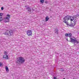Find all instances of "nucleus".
I'll list each match as a JSON object with an SVG mask.
<instances>
[{"mask_svg":"<svg viewBox=\"0 0 79 79\" xmlns=\"http://www.w3.org/2000/svg\"><path fill=\"white\" fill-rule=\"evenodd\" d=\"M75 18L71 16L67 15L64 18L63 22L66 23L67 26H69L71 27H74L76 24L77 22V19L76 17Z\"/></svg>","mask_w":79,"mask_h":79,"instance_id":"obj_1","label":"nucleus"},{"mask_svg":"<svg viewBox=\"0 0 79 79\" xmlns=\"http://www.w3.org/2000/svg\"><path fill=\"white\" fill-rule=\"evenodd\" d=\"M70 39V40L71 42H73V43H74V44H79V41H78L75 38V37H71Z\"/></svg>","mask_w":79,"mask_h":79,"instance_id":"obj_2","label":"nucleus"},{"mask_svg":"<svg viewBox=\"0 0 79 79\" xmlns=\"http://www.w3.org/2000/svg\"><path fill=\"white\" fill-rule=\"evenodd\" d=\"M17 60V63H24V61H25L24 59L22 57L18 58Z\"/></svg>","mask_w":79,"mask_h":79,"instance_id":"obj_3","label":"nucleus"},{"mask_svg":"<svg viewBox=\"0 0 79 79\" xmlns=\"http://www.w3.org/2000/svg\"><path fill=\"white\" fill-rule=\"evenodd\" d=\"M6 18H5L4 19V21L6 23H8L10 21V15H6Z\"/></svg>","mask_w":79,"mask_h":79,"instance_id":"obj_4","label":"nucleus"},{"mask_svg":"<svg viewBox=\"0 0 79 79\" xmlns=\"http://www.w3.org/2000/svg\"><path fill=\"white\" fill-rule=\"evenodd\" d=\"M10 34V35H11L13 34V30H11L10 31H9L8 30H6L5 33H4V34L5 35H8Z\"/></svg>","mask_w":79,"mask_h":79,"instance_id":"obj_5","label":"nucleus"},{"mask_svg":"<svg viewBox=\"0 0 79 79\" xmlns=\"http://www.w3.org/2000/svg\"><path fill=\"white\" fill-rule=\"evenodd\" d=\"M4 53L5 54V55L3 56V58H5L6 60H8L9 59V58H8V56L7 55V54H8V53L6 52H4Z\"/></svg>","mask_w":79,"mask_h":79,"instance_id":"obj_6","label":"nucleus"},{"mask_svg":"<svg viewBox=\"0 0 79 79\" xmlns=\"http://www.w3.org/2000/svg\"><path fill=\"white\" fill-rule=\"evenodd\" d=\"M27 34L28 36H31L32 35V31L31 30H28L27 31Z\"/></svg>","mask_w":79,"mask_h":79,"instance_id":"obj_7","label":"nucleus"},{"mask_svg":"<svg viewBox=\"0 0 79 79\" xmlns=\"http://www.w3.org/2000/svg\"><path fill=\"white\" fill-rule=\"evenodd\" d=\"M5 69L6 70V72H8V71H9V69H8V68L7 66H6Z\"/></svg>","mask_w":79,"mask_h":79,"instance_id":"obj_8","label":"nucleus"},{"mask_svg":"<svg viewBox=\"0 0 79 79\" xmlns=\"http://www.w3.org/2000/svg\"><path fill=\"white\" fill-rule=\"evenodd\" d=\"M49 18H48V16H47L46 17L45 20L46 21H48V19H49Z\"/></svg>","mask_w":79,"mask_h":79,"instance_id":"obj_9","label":"nucleus"},{"mask_svg":"<svg viewBox=\"0 0 79 79\" xmlns=\"http://www.w3.org/2000/svg\"><path fill=\"white\" fill-rule=\"evenodd\" d=\"M55 33H56V34H58V29H56L55 31Z\"/></svg>","mask_w":79,"mask_h":79,"instance_id":"obj_10","label":"nucleus"},{"mask_svg":"<svg viewBox=\"0 0 79 79\" xmlns=\"http://www.w3.org/2000/svg\"><path fill=\"white\" fill-rule=\"evenodd\" d=\"M27 9H28V10L29 12L31 11V9H30V8L29 7H28Z\"/></svg>","mask_w":79,"mask_h":79,"instance_id":"obj_11","label":"nucleus"},{"mask_svg":"<svg viewBox=\"0 0 79 79\" xmlns=\"http://www.w3.org/2000/svg\"><path fill=\"white\" fill-rule=\"evenodd\" d=\"M41 3H43L44 2V0H40Z\"/></svg>","mask_w":79,"mask_h":79,"instance_id":"obj_12","label":"nucleus"},{"mask_svg":"<svg viewBox=\"0 0 79 79\" xmlns=\"http://www.w3.org/2000/svg\"><path fill=\"white\" fill-rule=\"evenodd\" d=\"M72 36V34H68V37H71Z\"/></svg>","mask_w":79,"mask_h":79,"instance_id":"obj_13","label":"nucleus"},{"mask_svg":"<svg viewBox=\"0 0 79 79\" xmlns=\"http://www.w3.org/2000/svg\"><path fill=\"white\" fill-rule=\"evenodd\" d=\"M65 35L66 37H68V34H65Z\"/></svg>","mask_w":79,"mask_h":79,"instance_id":"obj_14","label":"nucleus"},{"mask_svg":"<svg viewBox=\"0 0 79 79\" xmlns=\"http://www.w3.org/2000/svg\"><path fill=\"white\" fill-rule=\"evenodd\" d=\"M2 17H0V21H2Z\"/></svg>","mask_w":79,"mask_h":79,"instance_id":"obj_15","label":"nucleus"},{"mask_svg":"<svg viewBox=\"0 0 79 79\" xmlns=\"http://www.w3.org/2000/svg\"><path fill=\"white\" fill-rule=\"evenodd\" d=\"M2 63L0 62V66H2Z\"/></svg>","mask_w":79,"mask_h":79,"instance_id":"obj_16","label":"nucleus"},{"mask_svg":"<svg viewBox=\"0 0 79 79\" xmlns=\"http://www.w3.org/2000/svg\"><path fill=\"white\" fill-rule=\"evenodd\" d=\"M60 71H64V69L62 68L61 69Z\"/></svg>","mask_w":79,"mask_h":79,"instance_id":"obj_17","label":"nucleus"},{"mask_svg":"<svg viewBox=\"0 0 79 79\" xmlns=\"http://www.w3.org/2000/svg\"><path fill=\"white\" fill-rule=\"evenodd\" d=\"M1 10H3V7H2L1 8Z\"/></svg>","mask_w":79,"mask_h":79,"instance_id":"obj_18","label":"nucleus"},{"mask_svg":"<svg viewBox=\"0 0 79 79\" xmlns=\"http://www.w3.org/2000/svg\"><path fill=\"white\" fill-rule=\"evenodd\" d=\"M54 79H56V77H54Z\"/></svg>","mask_w":79,"mask_h":79,"instance_id":"obj_19","label":"nucleus"},{"mask_svg":"<svg viewBox=\"0 0 79 79\" xmlns=\"http://www.w3.org/2000/svg\"><path fill=\"white\" fill-rule=\"evenodd\" d=\"M67 41H68V39H67Z\"/></svg>","mask_w":79,"mask_h":79,"instance_id":"obj_20","label":"nucleus"}]
</instances>
